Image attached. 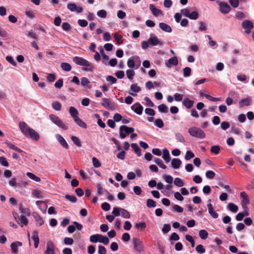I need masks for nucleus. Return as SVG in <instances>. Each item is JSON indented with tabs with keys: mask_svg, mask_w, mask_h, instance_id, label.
Masks as SVG:
<instances>
[{
	"mask_svg": "<svg viewBox=\"0 0 254 254\" xmlns=\"http://www.w3.org/2000/svg\"><path fill=\"white\" fill-rule=\"evenodd\" d=\"M19 126L21 132L25 136L30 137L36 141L39 139V134L34 129L28 127L25 122H20Z\"/></svg>",
	"mask_w": 254,
	"mask_h": 254,
	"instance_id": "1",
	"label": "nucleus"
},
{
	"mask_svg": "<svg viewBox=\"0 0 254 254\" xmlns=\"http://www.w3.org/2000/svg\"><path fill=\"white\" fill-rule=\"evenodd\" d=\"M72 61L77 65L83 66L82 69L85 71H92L94 69L93 64L82 57L75 56Z\"/></svg>",
	"mask_w": 254,
	"mask_h": 254,
	"instance_id": "2",
	"label": "nucleus"
},
{
	"mask_svg": "<svg viewBox=\"0 0 254 254\" xmlns=\"http://www.w3.org/2000/svg\"><path fill=\"white\" fill-rule=\"evenodd\" d=\"M188 132L192 137L203 139L205 137V133L200 128L193 126L189 128Z\"/></svg>",
	"mask_w": 254,
	"mask_h": 254,
	"instance_id": "3",
	"label": "nucleus"
},
{
	"mask_svg": "<svg viewBox=\"0 0 254 254\" xmlns=\"http://www.w3.org/2000/svg\"><path fill=\"white\" fill-rule=\"evenodd\" d=\"M89 239L91 242L94 243L99 242L104 245H108L109 243V240L107 237L98 234L91 235Z\"/></svg>",
	"mask_w": 254,
	"mask_h": 254,
	"instance_id": "4",
	"label": "nucleus"
},
{
	"mask_svg": "<svg viewBox=\"0 0 254 254\" xmlns=\"http://www.w3.org/2000/svg\"><path fill=\"white\" fill-rule=\"evenodd\" d=\"M112 214L115 216H121L122 217L128 219L130 217L129 212L124 208L115 207L113 208Z\"/></svg>",
	"mask_w": 254,
	"mask_h": 254,
	"instance_id": "5",
	"label": "nucleus"
},
{
	"mask_svg": "<svg viewBox=\"0 0 254 254\" xmlns=\"http://www.w3.org/2000/svg\"><path fill=\"white\" fill-rule=\"evenodd\" d=\"M49 118L53 123L59 127L65 130L68 128L67 125L58 116L54 114H51L49 116Z\"/></svg>",
	"mask_w": 254,
	"mask_h": 254,
	"instance_id": "6",
	"label": "nucleus"
},
{
	"mask_svg": "<svg viewBox=\"0 0 254 254\" xmlns=\"http://www.w3.org/2000/svg\"><path fill=\"white\" fill-rule=\"evenodd\" d=\"M134 129L133 127H128L126 126L123 125L120 127V137L122 139L125 138L127 135H128L130 133L133 132Z\"/></svg>",
	"mask_w": 254,
	"mask_h": 254,
	"instance_id": "7",
	"label": "nucleus"
},
{
	"mask_svg": "<svg viewBox=\"0 0 254 254\" xmlns=\"http://www.w3.org/2000/svg\"><path fill=\"white\" fill-rule=\"evenodd\" d=\"M132 243L134 249L138 252H142L143 251V245L142 242L138 238H134L132 239Z\"/></svg>",
	"mask_w": 254,
	"mask_h": 254,
	"instance_id": "8",
	"label": "nucleus"
},
{
	"mask_svg": "<svg viewBox=\"0 0 254 254\" xmlns=\"http://www.w3.org/2000/svg\"><path fill=\"white\" fill-rule=\"evenodd\" d=\"M240 198L242 207L244 209H247V205L250 203V198L248 195L245 191H242L240 193Z\"/></svg>",
	"mask_w": 254,
	"mask_h": 254,
	"instance_id": "9",
	"label": "nucleus"
},
{
	"mask_svg": "<svg viewBox=\"0 0 254 254\" xmlns=\"http://www.w3.org/2000/svg\"><path fill=\"white\" fill-rule=\"evenodd\" d=\"M242 27L245 29V32L247 34L251 33L252 29L254 28V24L249 20H245L242 22Z\"/></svg>",
	"mask_w": 254,
	"mask_h": 254,
	"instance_id": "10",
	"label": "nucleus"
},
{
	"mask_svg": "<svg viewBox=\"0 0 254 254\" xmlns=\"http://www.w3.org/2000/svg\"><path fill=\"white\" fill-rule=\"evenodd\" d=\"M102 101L101 105L105 108L112 111L115 110V107L114 104L111 102L110 99L104 98L102 99Z\"/></svg>",
	"mask_w": 254,
	"mask_h": 254,
	"instance_id": "11",
	"label": "nucleus"
},
{
	"mask_svg": "<svg viewBox=\"0 0 254 254\" xmlns=\"http://www.w3.org/2000/svg\"><path fill=\"white\" fill-rule=\"evenodd\" d=\"M32 215L34 219L36 226L40 227L44 224V219L38 213L34 212L32 213Z\"/></svg>",
	"mask_w": 254,
	"mask_h": 254,
	"instance_id": "12",
	"label": "nucleus"
},
{
	"mask_svg": "<svg viewBox=\"0 0 254 254\" xmlns=\"http://www.w3.org/2000/svg\"><path fill=\"white\" fill-rule=\"evenodd\" d=\"M67 9L71 12H76L78 13L83 11V8L81 6H77L74 3H69L67 5Z\"/></svg>",
	"mask_w": 254,
	"mask_h": 254,
	"instance_id": "13",
	"label": "nucleus"
},
{
	"mask_svg": "<svg viewBox=\"0 0 254 254\" xmlns=\"http://www.w3.org/2000/svg\"><path fill=\"white\" fill-rule=\"evenodd\" d=\"M219 6L221 12L223 14H227L231 10V7L226 2H220L219 3Z\"/></svg>",
	"mask_w": 254,
	"mask_h": 254,
	"instance_id": "14",
	"label": "nucleus"
},
{
	"mask_svg": "<svg viewBox=\"0 0 254 254\" xmlns=\"http://www.w3.org/2000/svg\"><path fill=\"white\" fill-rule=\"evenodd\" d=\"M207 208L209 214L211 216V217L213 218H217L218 217V213L214 211V208L213 207L212 204L211 203V200L209 199L207 201Z\"/></svg>",
	"mask_w": 254,
	"mask_h": 254,
	"instance_id": "15",
	"label": "nucleus"
},
{
	"mask_svg": "<svg viewBox=\"0 0 254 254\" xmlns=\"http://www.w3.org/2000/svg\"><path fill=\"white\" fill-rule=\"evenodd\" d=\"M252 104V99L251 97L248 96L247 98H243L239 102L240 108H243L245 106H249Z\"/></svg>",
	"mask_w": 254,
	"mask_h": 254,
	"instance_id": "16",
	"label": "nucleus"
},
{
	"mask_svg": "<svg viewBox=\"0 0 254 254\" xmlns=\"http://www.w3.org/2000/svg\"><path fill=\"white\" fill-rule=\"evenodd\" d=\"M45 254H55V245L51 241H49L46 245Z\"/></svg>",
	"mask_w": 254,
	"mask_h": 254,
	"instance_id": "17",
	"label": "nucleus"
},
{
	"mask_svg": "<svg viewBox=\"0 0 254 254\" xmlns=\"http://www.w3.org/2000/svg\"><path fill=\"white\" fill-rule=\"evenodd\" d=\"M131 109L136 114L141 115L142 113L143 108L139 103L136 102L131 106Z\"/></svg>",
	"mask_w": 254,
	"mask_h": 254,
	"instance_id": "18",
	"label": "nucleus"
},
{
	"mask_svg": "<svg viewBox=\"0 0 254 254\" xmlns=\"http://www.w3.org/2000/svg\"><path fill=\"white\" fill-rule=\"evenodd\" d=\"M149 9L153 15L155 17L163 15L162 11L161 10L157 8L153 4H150L149 5Z\"/></svg>",
	"mask_w": 254,
	"mask_h": 254,
	"instance_id": "19",
	"label": "nucleus"
},
{
	"mask_svg": "<svg viewBox=\"0 0 254 254\" xmlns=\"http://www.w3.org/2000/svg\"><path fill=\"white\" fill-rule=\"evenodd\" d=\"M178 64V61L176 56L172 57L165 62V65L167 67H170L172 65L176 66Z\"/></svg>",
	"mask_w": 254,
	"mask_h": 254,
	"instance_id": "20",
	"label": "nucleus"
},
{
	"mask_svg": "<svg viewBox=\"0 0 254 254\" xmlns=\"http://www.w3.org/2000/svg\"><path fill=\"white\" fill-rule=\"evenodd\" d=\"M55 136L57 140L59 141V142L63 147L66 149L68 148V145L67 143L61 135L59 134H56Z\"/></svg>",
	"mask_w": 254,
	"mask_h": 254,
	"instance_id": "21",
	"label": "nucleus"
},
{
	"mask_svg": "<svg viewBox=\"0 0 254 254\" xmlns=\"http://www.w3.org/2000/svg\"><path fill=\"white\" fill-rule=\"evenodd\" d=\"M22 245V243L19 241H16L11 243L10 248L11 249V252L13 254H16L18 253V248L21 247Z\"/></svg>",
	"mask_w": 254,
	"mask_h": 254,
	"instance_id": "22",
	"label": "nucleus"
},
{
	"mask_svg": "<svg viewBox=\"0 0 254 254\" xmlns=\"http://www.w3.org/2000/svg\"><path fill=\"white\" fill-rule=\"evenodd\" d=\"M130 88L132 92H129V94L133 96H136V93L139 92L141 90V88L136 83L131 84Z\"/></svg>",
	"mask_w": 254,
	"mask_h": 254,
	"instance_id": "23",
	"label": "nucleus"
},
{
	"mask_svg": "<svg viewBox=\"0 0 254 254\" xmlns=\"http://www.w3.org/2000/svg\"><path fill=\"white\" fill-rule=\"evenodd\" d=\"M134 59H139V57L138 56H135L132 58H130L128 59L127 61V66L130 68H135L137 69L139 65L137 66L136 67H135V62L134 61Z\"/></svg>",
	"mask_w": 254,
	"mask_h": 254,
	"instance_id": "24",
	"label": "nucleus"
},
{
	"mask_svg": "<svg viewBox=\"0 0 254 254\" xmlns=\"http://www.w3.org/2000/svg\"><path fill=\"white\" fill-rule=\"evenodd\" d=\"M182 103L187 109H190L193 107L194 102L190 100L189 98H185L183 101Z\"/></svg>",
	"mask_w": 254,
	"mask_h": 254,
	"instance_id": "25",
	"label": "nucleus"
},
{
	"mask_svg": "<svg viewBox=\"0 0 254 254\" xmlns=\"http://www.w3.org/2000/svg\"><path fill=\"white\" fill-rule=\"evenodd\" d=\"M148 42L152 46H157L159 44V41L158 38L156 35L153 34H150Z\"/></svg>",
	"mask_w": 254,
	"mask_h": 254,
	"instance_id": "26",
	"label": "nucleus"
},
{
	"mask_svg": "<svg viewBox=\"0 0 254 254\" xmlns=\"http://www.w3.org/2000/svg\"><path fill=\"white\" fill-rule=\"evenodd\" d=\"M96 187L97 189V194L98 195H104L106 196L107 194H109V192L100 185H98Z\"/></svg>",
	"mask_w": 254,
	"mask_h": 254,
	"instance_id": "27",
	"label": "nucleus"
},
{
	"mask_svg": "<svg viewBox=\"0 0 254 254\" xmlns=\"http://www.w3.org/2000/svg\"><path fill=\"white\" fill-rule=\"evenodd\" d=\"M159 27L163 31L168 33H171L172 31L171 27L169 25L164 22L159 23Z\"/></svg>",
	"mask_w": 254,
	"mask_h": 254,
	"instance_id": "28",
	"label": "nucleus"
},
{
	"mask_svg": "<svg viewBox=\"0 0 254 254\" xmlns=\"http://www.w3.org/2000/svg\"><path fill=\"white\" fill-rule=\"evenodd\" d=\"M18 219L20 222H18V221H17V222L19 225H21V227L27 226L28 225V220L24 215H20V216L18 218Z\"/></svg>",
	"mask_w": 254,
	"mask_h": 254,
	"instance_id": "29",
	"label": "nucleus"
},
{
	"mask_svg": "<svg viewBox=\"0 0 254 254\" xmlns=\"http://www.w3.org/2000/svg\"><path fill=\"white\" fill-rule=\"evenodd\" d=\"M32 239L34 241V247L35 248H37L39 243V238L38 237V232L37 231H34L33 232Z\"/></svg>",
	"mask_w": 254,
	"mask_h": 254,
	"instance_id": "30",
	"label": "nucleus"
},
{
	"mask_svg": "<svg viewBox=\"0 0 254 254\" xmlns=\"http://www.w3.org/2000/svg\"><path fill=\"white\" fill-rule=\"evenodd\" d=\"M172 166L173 169H177L180 168L182 162L179 158H173L171 161Z\"/></svg>",
	"mask_w": 254,
	"mask_h": 254,
	"instance_id": "31",
	"label": "nucleus"
},
{
	"mask_svg": "<svg viewBox=\"0 0 254 254\" xmlns=\"http://www.w3.org/2000/svg\"><path fill=\"white\" fill-rule=\"evenodd\" d=\"M162 158L166 163H168L170 162V156L169 151L167 149H164L163 150Z\"/></svg>",
	"mask_w": 254,
	"mask_h": 254,
	"instance_id": "32",
	"label": "nucleus"
},
{
	"mask_svg": "<svg viewBox=\"0 0 254 254\" xmlns=\"http://www.w3.org/2000/svg\"><path fill=\"white\" fill-rule=\"evenodd\" d=\"M5 143L6 144L7 146L9 148L14 150L15 151H17L18 152L21 153L23 152V151L20 149L19 148H18L16 146H15L14 144L11 143L9 141H6Z\"/></svg>",
	"mask_w": 254,
	"mask_h": 254,
	"instance_id": "33",
	"label": "nucleus"
},
{
	"mask_svg": "<svg viewBox=\"0 0 254 254\" xmlns=\"http://www.w3.org/2000/svg\"><path fill=\"white\" fill-rule=\"evenodd\" d=\"M227 207L229 210L233 213H236L238 211V206L232 202L229 203Z\"/></svg>",
	"mask_w": 254,
	"mask_h": 254,
	"instance_id": "34",
	"label": "nucleus"
},
{
	"mask_svg": "<svg viewBox=\"0 0 254 254\" xmlns=\"http://www.w3.org/2000/svg\"><path fill=\"white\" fill-rule=\"evenodd\" d=\"M75 123L81 127L85 128L87 127L86 124L82 121L78 117L74 119Z\"/></svg>",
	"mask_w": 254,
	"mask_h": 254,
	"instance_id": "35",
	"label": "nucleus"
},
{
	"mask_svg": "<svg viewBox=\"0 0 254 254\" xmlns=\"http://www.w3.org/2000/svg\"><path fill=\"white\" fill-rule=\"evenodd\" d=\"M131 147L133 149L135 153L139 157L141 156V149L136 143H131Z\"/></svg>",
	"mask_w": 254,
	"mask_h": 254,
	"instance_id": "36",
	"label": "nucleus"
},
{
	"mask_svg": "<svg viewBox=\"0 0 254 254\" xmlns=\"http://www.w3.org/2000/svg\"><path fill=\"white\" fill-rule=\"evenodd\" d=\"M69 112L73 119L78 117V112L74 107H70Z\"/></svg>",
	"mask_w": 254,
	"mask_h": 254,
	"instance_id": "37",
	"label": "nucleus"
},
{
	"mask_svg": "<svg viewBox=\"0 0 254 254\" xmlns=\"http://www.w3.org/2000/svg\"><path fill=\"white\" fill-rule=\"evenodd\" d=\"M61 68L65 71H69L71 69L70 64L67 63H62L61 64Z\"/></svg>",
	"mask_w": 254,
	"mask_h": 254,
	"instance_id": "38",
	"label": "nucleus"
},
{
	"mask_svg": "<svg viewBox=\"0 0 254 254\" xmlns=\"http://www.w3.org/2000/svg\"><path fill=\"white\" fill-rule=\"evenodd\" d=\"M208 232L204 229L200 230L199 232V236L202 240H205L208 237Z\"/></svg>",
	"mask_w": 254,
	"mask_h": 254,
	"instance_id": "39",
	"label": "nucleus"
},
{
	"mask_svg": "<svg viewBox=\"0 0 254 254\" xmlns=\"http://www.w3.org/2000/svg\"><path fill=\"white\" fill-rule=\"evenodd\" d=\"M26 175L28 177L37 182H39L41 181V179L39 177L35 176L34 174L32 173L27 172L26 173Z\"/></svg>",
	"mask_w": 254,
	"mask_h": 254,
	"instance_id": "40",
	"label": "nucleus"
},
{
	"mask_svg": "<svg viewBox=\"0 0 254 254\" xmlns=\"http://www.w3.org/2000/svg\"><path fill=\"white\" fill-rule=\"evenodd\" d=\"M159 112L163 113H166L168 112V108L167 106L163 104H162L158 107Z\"/></svg>",
	"mask_w": 254,
	"mask_h": 254,
	"instance_id": "41",
	"label": "nucleus"
},
{
	"mask_svg": "<svg viewBox=\"0 0 254 254\" xmlns=\"http://www.w3.org/2000/svg\"><path fill=\"white\" fill-rule=\"evenodd\" d=\"M8 184L10 187L13 188H16L18 185L17 183L16 179L15 178L10 179L8 181Z\"/></svg>",
	"mask_w": 254,
	"mask_h": 254,
	"instance_id": "42",
	"label": "nucleus"
},
{
	"mask_svg": "<svg viewBox=\"0 0 254 254\" xmlns=\"http://www.w3.org/2000/svg\"><path fill=\"white\" fill-rule=\"evenodd\" d=\"M126 74L127 78L130 80L132 81L134 76L135 75V72L134 70L132 69H127L126 71Z\"/></svg>",
	"mask_w": 254,
	"mask_h": 254,
	"instance_id": "43",
	"label": "nucleus"
},
{
	"mask_svg": "<svg viewBox=\"0 0 254 254\" xmlns=\"http://www.w3.org/2000/svg\"><path fill=\"white\" fill-rule=\"evenodd\" d=\"M114 37L115 41L119 44H121L123 43V37L120 35L118 33H115L114 34Z\"/></svg>",
	"mask_w": 254,
	"mask_h": 254,
	"instance_id": "44",
	"label": "nucleus"
},
{
	"mask_svg": "<svg viewBox=\"0 0 254 254\" xmlns=\"http://www.w3.org/2000/svg\"><path fill=\"white\" fill-rule=\"evenodd\" d=\"M191 69L189 67L183 68V75L185 77H189L191 75Z\"/></svg>",
	"mask_w": 254,
	"mask_h": 254,
	"instance_id": "45",
	"label": "nucleus"
},
{
	"mask_svg": "<svg viewBox=\"0 0 254 254\" xmlns=\"http://www.w3.org/2000/svg\"><path fill=\"white\" fill-rule=\"evenodd\" d=\"M134 227L136 229H139L141 231L144 230L146 228V223L143 222L137 223L135 224Z\"/></svg>",
	"mask_w": 254,
	"mask_h": 254,
	"instance_id": "46",
	"label": "nucleus"
},
{
	"mask_svg": "<svg viewBox=\"0 0 254 254\" xmlns=\"http://www.w3.org/2000/svg\"><path fill=\"white\" fill-rule=\"evenodd\" d=\"M52 107L56 111H60L62 105L59 101H54L52 103Z\"/></svg>",
	"mask_w": 254,
	"mask_h": 254,
	"instance_id": "47",
	"label": "nucleus"
},
{
	"mask_svg": "<svg viewBox=\"0 0 254 254\" xmlns=\"http://www.w3.org/2000/svg\"><path fill=\"white\" fill-rule=\"evenodd\" d=\"M154 161L160 168L163 169H165L166 168V166L163 163V161L160 159L156 158Z\"/></svg>",
	"mask_w": 254,
	"mask_h": 254,
	"instance_id": "48",
	"label": "nucleus"
},
{
	"mask_svg": "<svg viewBox=\"0 0 254 254\" xmlns=\"http://www.w3.org/2000/svg\"><path fill=\"white\" fill-rule=\"evenodd\" d=\"M198 12L196 11H193L192 12H190L188 18L191 20H196L198 18Z\"/></svg>",
	"mask_w": 254,
	"mask_h": 254,
	"instance_id": "49",
	"label": "nucleus"
},
{
	"mask_svg": "<svg viewBox=\"0 0 254 254\" xmlns=\"http://www.w3.org/2000/svg\"><path fill=\"white\" fill-rule=\"evenodd\" d=\"M71 139L75 145H76L78 147L81 146V142L77 137L75 136H71Z\"/></svg>",
	"mask_w": 254,
	"mask_h": 254,
	"instance_id": "50",
	"label": "nucleus"
},
{
	"mask_svg": "<svg viewBox=\"0 0 254 254\" xmlns=\"http://www.w3.org/2000/svg\"><path fill=\"white\" fill-rule=\"evenodd\" d=\"M220 150V147L219 145L212 146L210 149L211 152L215 154H219Z\"/></svg>",
	"mask_w": 254,
	"mask_h": 254,
	"instance_id": "51",
	"label": "nucleus"
},
{
	"mask_svg": "<svg viewBox=\"0 0 254 254\" xmlns=\"http://www.w3.org/2000/svg\"><path fill=\"white\" fill-rule=\"evenodd\" d=\"M106 80L110 85H112L116 82L117 79L112 75H109L106 77Z\"/></svg>",
	"mask_w": 254,
	"mask_h": 254,
	"instance_id": "52",
	"label": "nucleus"
},
{
	"mask_svg": "<svg viewBox=\"0 0 254 254\" xmlns=\"http://www.w3.org/2000/svg\"><path fill=\"white\" fill-rule=\"evenodd\" d=\"M175 138L178 141L182 143H185L186 140L183 136L180 133H177L175 135Z\"/></svg>",
	"mask_w": 254,
	"mask_h": 254,
	"instance_id": "53",
	"label": "nucleus"
},
{
	"mask_svg": "<svg viewBox=\"0 0 254 254\" xmlns=\"http://www.w3.org/2000/svg\"><path fill=\"white\" fill-rule=\"evenodd\" d=\"M180 12H181V14H182V15L186 16L187 17H189V16L190 14V10L188 8L182 9L180 10Z\"/></svg>",
	"mask_w": 254,
	"mask_h": 254,
	"instance_id": "54",
	"label": "nucleus"
},
{
	"mask_svg": "<svg viewBox=\"0 0 254 254\" xmlns=\"http://www.w3.org/2000/svg\"><path fill=\"white\" fill-rule=\"evenodd\" d=\"M65 198L72 203H74L77 201V198L73 195L66 194Z\"/></svg>",
	"mask_w": 254,
	"mask_h": 254,
	"instance_id": "55",
	"label": "nucleus"
},
{
	"mask_svg": "<svg viewBox=\"0 0 254 254\" xmlns=\"http://www.w3.org/2000/svg\"><path fill=\"white\" fill-rule=\"evenodd\" d=\"M174 184L176 186H178L179 187H183L184 185V184L183 182L179 178H175V180H174Z\"/></svg>",
	"mask_w": 254,
	"mask_h": 254,
	"instance_id": "56",
	"label": "nucleus"
},
{
	"mask_svg": "<svg viewBox=\"0 0 254 254\" xmlns=\"http://www.w3.org/2000/svg\"><path fill=\"white\" fill-rule=\"evenodd\" d=\"M25 14L27 17L30 18L31 19H33L35 17L34 12L32 10L30 9H27L25 11Z\"/></svg>",
	"mask_w": 254,
	"mask_h": 254,
	"instance_id": "57",
	"label": "nucleus"
},
{
	"mask_svg": "<svg viewBox=\"0 0 254 254\" xmlns=\"http://www.w3.org/2000/svg\"><path fill=\"white\" fill-rule=\"evenodd\" d=\"M146 205L148 207H154L156 206V202L151 199H148L147 200Z\"/></svg>",
	"mask_w": 254,
	"mask_h": 254,
	"instance_id": "58",
	"label": "nucleus"
},
{
	"mask_svg": "<svg viewBox=\"0 0 254 254\" xmlns=\"http://www.w3.org/2000/svg\"><path fill=\"white\" fill-rule=\"evenodd\" d=\"M97 15L102 18H105L107 17V13L106 10L102 9L97 12Z\"/></svg>",
	"mask_w": 254,
	"mask_h": 254,
	"instance_id": "59",
	"label": "nucleus"
},
{
	"mask_svg": "<svg viewBox=\"0 0 254 254\" xmlns=\"http://www.w3.org/2000/svg\"><path fill=\"white\" fill-rule=\"evenodd\" d=\"M154 124L156 126L159 128L163 127L164 125L163 121L160 119H156L154 122Z\"/></svg>",
	"mask_w": 254,
	"mask_h": 254,
	"instance_id": "60",
	"label": "nucleus"
},
{
	"mask_svg": "<svg viewBox=\"0 0 254 254\" xmlns=\"http://www.w3.org/2000/svg\"><path fill=\"white\" fill-rule=\"evenodd\" d=\"M92 160L93 165L95 167L98 168L101 166V163L99 162L98 159H97L96 157H93L92 159Z\"/></svg>",
	"mask_w": 254,
	"mask_h": 254,
	"instance_id": "61",
	"label": "nucleus"
},
{
	"mask_svg": "<svg viewBox=\"0 0 254 254\" xmlns=\"http://www.w3.org/2000/svg\"><path fill=\"white\" fill-rule=\"evenodd\" d=\"M205 176L209 179H213L215 176V173L212 171H208L206 172Z\"/></svg>",
	"mask_w": 254,
	"mask_h": 254,
	"instance_id": "62",
	"label": "nucleus"
},
{
	"mask_svg": "<svg viewBox=\"0 0 254 254\" xmlns=\"http://www.w3.org/2000/svg\"><path fill=\"white\" fill-rule=\"evenodd\" d=\"M196 251L199 254H203L205 252V250L202 245H198L195 248Z\"/></svg>",
	"mask_w": 254,
	"mask_h": 254,
	"instance_id": "63",
	"label": "nucleus"
},
{
	"mask_svg": "<svg viewBox=\"0 0 254 254\" xmlns=\"http://www.w3.org/2000/svg\"><path fill=\"white\" fill-rule=\"evenodd\" d=\"M194 157V154L190 151H187L185 157L186 160H189Z\"/></svg>",
	"mask_w": 254,
	"mask_h": 254,
	"instance_id": "64",
	"label": "nucleus"
}]
</instances>
